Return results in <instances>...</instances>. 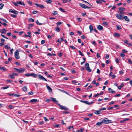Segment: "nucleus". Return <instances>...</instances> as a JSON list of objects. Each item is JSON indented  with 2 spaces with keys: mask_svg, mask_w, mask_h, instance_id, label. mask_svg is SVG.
Here are the masks:
<instances>
[{
  "mask_svg": "<svg viewBox=\"0 0 132 132\" xmlns=\"http://www.w3.org/2000/svg\"><path fill=\"white\" fill-rule=\"evenodd\" d=\"M45 2L47 3H50L52 2V1L51 0H47Z\"/></svg>",
  "mask_w": 132,
  "mask_h": 132,
  "instance_id": "72a5a7b5",
  "label": "nucleus"
},
{
  "mask_svg": "<svg viewBox=\"0 0 132 132\" xmlns=\"http://www.w3.org/2000/svg\"><path fill=\"white\" fill-rule=\"evenodd\" d=\"M20 96V95H19L18 94H15L14 96H16V97H19Z\"/></svg>",
  "mask_w": 132,
  "mask_h": 132,
  "instance_id": "603ef678",
  "label": "nucleus"
},
{
  "mask_svg": "<svg viewBox=\"0 0 132 132\" xmlns=\"http://www.w3.org/2000/svg\"><path fill=\"white\" fill-rule=\"evenodd\" d=\"M71 0H63L62 1V2L63 3H66L67 2H70Z\"/></svg>",
  "mask_w": 132,
  "mask_h": 132,
  "instance_id": "2f4dec72",
  "label": "nucleus"
},
{
  "mask_svg": "<svg viewBox=\"0 0 132 132\" xmlns=\"http://www.w3.org/2000/svg\"><path fill=\"white\" fill-rule=\"evenodd\" d=\"M62 22H57V26H58L60 24H62Z\"/></svg>",
  "mask_w": 132,
  "mask_h": 132,
  "instance_id": "a19ab883",
  "label": "nucleus"
},
{
  "mask_svg": "<svg viewBox=\"0 0 132 132\" xmlns=\"http://www.w3.org/2000/svg\"><path fill=\"white\" fill-rule=\"evenodd\" d=\"M51 99L52 101L54 102L55 103H57L58 102V101L55 98L52 97L51 98Z\"/></svg>",
  "mask_w": 132,
  "mask_h": 132,
  "instance_id": "dca6fc26",
  "label": "nucleus"
},
{
  "mask_svg": "<svg viewBox=\"0 0 132 132\" xmlns=\"http://www.w3.org/2000/svg\"><path fill=\"white\" fill-rule=\"evenodd\" d=\"M121 95L120 94H117L115 95L114 97H118L120 96Z\"/></svg>",
  "mask_w": 132,
  "mask_h": 132,
  "instance_id": "de8ad7c7",
  "label": "nucleus"
},
{
  "mask_svg": "<svg viewBox=\"0 0 132 132\" xmlns=\"http://www.w3.org/2000/svg\"><path fill=\"white\" fill-rule=\"evenodd\" d=\"M114 36L115 37H119L120 35L118 33H115L114 34Z\"/></svg>",
  "mask_w": 132,
  "mask_h": 132,
  "instance_id": "b1692460",
  "label": "nucleus"
},
{
  "mask_svg": "<svg viewBox=\"0 0 132 132\" xmlns=\"http://www.w3.org/2000/svg\"><path fill=\"white\" fill-rule=\"evenodd\" d=\"M8 76L10 77V78L12 79H14L15 78V77L13 75L12 73V75H8Z\"/></svg>",
  "mask_w": 132,
  "mask_h": 132,
  "instance_id": "4be33fe9",
  "label": "nucleus"
},
{
  "mask_svg": "<svg viewBox=\"0 0 132 132\" xmlns=\"http://www.w3.org/2000/svg\"><path fill=\"white\" fill-rule=\"evenodd\" d=\"M19 51L18 50H16L15 53L14 55L16 59H20V56L19 55Z\"/></svg>",
  "mask_w": 132,
  "mask_h": 132,
  "instance_id": "20e7f679",
  "label": "nucleus"
},
{
  "mask_svg": "<svg viewBox=\"0 0 132 132\" xmlns=\"http://www.w3.org/2000/svg\"><path fill=\"white\" fill-rule=\"evenodd\" d=\"M27 2L30 5H31L32 4V2L29 1H27Z\"/></svg>",
  "mask_w": 132,
  "mask_h": 132,
  "instance_id": "37998d69",
  "label": "nucleus"
},
{
  "mask_svg": "<svg viewBox=\"0 0 132 132\" xmlns=\"http://www.w3.org/2000/svg\"><path fill=\"white\" fill-rule=\"evenodd\" d=\"M62 53L60 52L59 53V57H61L62 56Z\"/></svg>",
  "mask_w": 132,
  "mask_h": 132,
  "instance_id": "0e129e2a",
  "label": "nucleus"
},
{
  "mask_svg": "<svg viewBox=\"0 0 132 132\" xmlns=\"http://www.w3.org/2000/svg\"><path fill=\"white\" fill-rule=\"evenodd\" d=\"M36 23L38 24L39 25H42L43 24L42 23H40L39 22L38 20L36 21Z\"/></svg>",
  "mask_w": 132,
  "mask_h": 132,
  "instance_id": "ea45409f",
  "label": "nucleus"
},
{
  "mask_svg": "<svg viewBox=\"0 0 132 132\" xmlns=\"http://www.w3.org/2000/svg\"><path fill=\"white\" fill-rule=\"evenodd\" d=\"M124 86V84L123 83H121V85L118 87V89H120L121 87H123Z\"/></svg>",
  "mask_w": 132,
  "mask_h": 132,
  "instance_id": "393cba45",
  "label": "nucleus"
},
{
  "mask_svg": "<svg viewBox=\"0 0 132 132\" xmlns=\"http://www.w3.org/2000/svg\"><path fill=\"white\" fill-rule=\"evenodd\" d=\"M46 87H47V88L49 92H52V90L50 87L47 85H46Z\"/></svg>",
  "mask_w": 132,
  "mask_h": 132,
  "instance_id": "ddd939ff",
  "label": "nucleus"
},
{
  "mask_svg": "<svg viewBox=\"0 0 132 132\" xmlns=\"http://www.w3.org/2000/svg\"><path fill=\"white\" fill-rule=\"evenodd\" d=\"M13 51L14 50L13 48H12L10 50V51L11 52V54H13Z\"/></svg>",
  "mask_w": 132,
  "mask_h": 132,
  "instance_id": "774afa93",
  "label": "nucleus"
},
{
  "mask_svg": "<svg viewBox=\"0 0 132 132\" xmlns=\"http://www.w3.org/2000/svg\"><path fill=\"white\" fill-rule=\"evenodd\" d=\"M39 7H40L42 8H45L44 6H43V5H40Z\"/></svg>",
  "mask_w": 132,
  "mask_h": 132,
  "instance_id": "4d7b16f0",
  "label": "nucleus"
},
{
  "mask_svg": "<svg viewBox=\"0 0 132 132\" xmlns=\"http://www.w3.org/2000/svg\"><path fill=\"white\" fill-rule=\"evenodd\" d=\"M116 27L118 30H119L121 29V27L120 25H117L116 26Z\"/></svg>",
  "mask_w": 132,
  "mask_h": 132,
  "instance_id": "473e14b6",
  "label": "nucleus"
},
{
  "mask_svg": "<svg viewBox=\"0 0 132 132\" xmlns=\"http://www.w3.org/2000/svg\"><path fill=\"white\" fill-rule=\"evenodd\" d=\"M0 31L1 33L3 34H5L6 33L5 32H4L1 30H0Z\"/></svg>",
  "mask_w": 132,
  "mask_h": 132,
  "instance_id": "bf43d9fd",
  "label": "nucleus"
},
{
  "mask_svg": "<svg viewBox=\"0 0 132 132\" xmlns=\"http://www.w3.org/2000/svg\"><path fill=\"white\" fill-rule=\"evenodd\" d=\"M84 128H81V129H80L79 130V132H83L84 130Z\"/></svg>",
  "mask_w": 132,
  "mask_h": 132,
  "instance_id": "680f3d73",
  "label": "nucleus"
},
{
  "mask_svg": "<svg viewBox=\"0 0 132 132\" xmlns=\"http://www.w3.org/2000/svg\"><path fill=\"white\" fill-rule=\"evenodd\" d=\"M69 47L73 50L75 48V47L73 46H69Z\"/></svg>",
  "mask_w": 132,
  "mask_h": 132,
  "instance_id": "864d4df0",
  "label": "nucleus"
},
{
  "mask_svg": "<svg viewBox=\"0 0 132 132\" xmlns=\"http://www.w3.org/2000/svg\"><path fill=\"white\" fill-rule=\"evenodd\" d=\"M9 12L12 13L14 14L17 15L18 14V12L17 11L15 10H13L12 9H10L9 10Z\"/></svg>",
  "mask_w": 132,
  "mask_h": 132,
  "instance_id": "9d476101",
  "label": "nucleus"
},
{
  "mask_svg": "<svg viewBox=\"0 0 132 132\" xmlns=\"http://www.w3.org/2000/svg\"><path fill=\"white\" fill-rule=\"evenodd\" d=\"M45 43V41L44 40H42L41 41V43L42 44H44Z\"/></svg>",
  "mask_w": 132,
  "mask_h": 132,
  "instance_id": "338daca9",
  "label": "nucleus"
},
{
  "mask_svg": "<svg viewBox=\"0 0 132 132\" xmlns=\"http://www.w3.org/2000/svg\"><path fill=\"white\" fill-rule=\"evenodd\" d=\"M38 101V100L37 99H34L31 100L30 101V102L34 103H35L37 102Z\"/></svg>",
  "mask_w": 132,
  "mask_h": 132,
  "instance_id": "9b49d317",
  "label": "nucleus"
},
{
  "mask_svg": "<svg viewBox=\"0 0 132 132\" xmlns=\"http://www.w3.org/2000/svg\"><path fill=\"white\" fill-rule=\"evenodd\" d=\"M14 69L19 73H22L25 70V69H24L20 68V69H18L17 68H15Z\"/></svg>",
  "mask_w": 132,
  "mask_h": 132,
  "instance_id": "6e6552de",
  "label": "nucleus"
},
{
  "mask_svg": "<svg viewBox=\"0 0 132 132\" xmlns=\"http://www.w3.org/2000/svg\"><path fill=\"white\" fill-rule=\"evenodd\" d=\"M119 9L120 10V11H124L125 9L124 7H120L119 8Z\"/></svg>",
  "mask_w": 132,
  "mask_h": 132,
  "instance_id": "f704fd0d",
  "label": "nucleus"
},
{
  "mask_svg": "<svg viewBox=\"0 0 132 132\" xmlns=\"http://www.w3.org/2000/svg\"><path fill=\"white\" fill-rule=\"evenodd\" d=\"M10 15L11 16L14 18H15L16 17V15L13 14H11Z\"/></svg>",
  "mask_w": 132,
  "mask_h": 132,
  "instance_id": "c03bdc74",
  "label": "nucleus"
},
{
  "mask_svg": "<svg viewBox=\"0 0 132 132\" xmlns=\"http://www.w3.org/2000/svg\"><path fill=\"white\" fill-rule=\"evenodd\" d=\"M18 3L19 4H20L21 5H22L23 6H25V4L24 3V2H22L20 1H19L18 2Z\"/></svg>",
  "mask_w": 132,
  "mask_h": 132,
  "instance_id": "a211bd4d",
  "label": "nucleus"
},
{
  "mask_svg": "<svg viewBox=\"0 0 132 132\" xmlns=\"http://www.w3.org/2000/svg\"><path fill=\"white\" fill-rule=\"evenodd\" d=\"M113 107H111L110 108H108L107 110H112L113 109Z\"/></svg>",
  "mask_w": 132,
  "mask_h": 132,
  "instance_id": "e2e57ef3",
  "label": "nucleus"
},
{
  "mask_svg": "<svg viewBox=\"0 0 132 132\" xmlns=\"http://www.w3.org/2000/svg\"><path fill=\"white\" fill-rule=\"evenodd\" d=\"M80 6L81 7L84 9H91V8L90 7H89L88 6H87L85 5L84 4L82 3H80L79 4Z\"/></svg>",
  "mask_w": 132,
  "mask_h": 132,
  "instance_id": "0eeeda50",
  "label": "nucleus"
},
{
  "mask_svg": "<svg viewBox=\"0 0 132 132\" xmlns=\"http://www.w3.org/2000/svg\"><path fill=\"white\" fill-rule=\"evenodd\" d=\"M23 91L24 92H26L27 91V88L26 86H24L22 88Z\"/></svg>",
  "mask_w": 132,
  "mask_h": 132,
  "instance_id": "cd10ccee",
  "label": "nucleus"
},
{
  "mask_svg": "<svg viewBox=\"0 0 132 132\" xmlns=\"http://www.w3.org/2000/svg\"><path fill=\"white\" fill-rule=\"evenodd\" d=\"M80 102H82L85 103V104H88V101H83V100H80Z\"/></svg>",
  "mask_w": 132,
  "mask_h": 132,
  "instance_id": "aec40b11",
  "label": "nucleus"
},
{
  "mask_svg": "<svg viewBox=\"0 0 132 132\" xmlns=\"http://www.w3.org/2000/svg\"><path fill=\"white\" fill-rule=\"evenodd\" d=\"M116 17L119 19L123 20L124 15L121 14H117L116 15Z\"/></svg>",
  "mask_w": 132,
  "mask_h": 132,
  "instance_id": "f257e3e1",
  "label": "nucleus"
},
{
  "mask_svg": "<svg viewBox=\"0 0 132 132\" xmlns=\"http://www.w3.org/2000/svg\"><path fill=\"white\" fill-rule=\"evenodd\" d=\"M38 76L39 79L40 80H44L47 81V80L44 77H43L42 75L39 74L38 75Z\"/></svg>",
  "mask_w": 132,
  "mask_h": 132,
  "instance_id": "1a4fd4ad",
  "label": "nucleus"
},
{
  "mask_svg": "<svg viewBox=\"0 0 132 132\" xmlns=\"http://www.w3.org/2000/svg\"><path fill=\"white\" fill-rule=\"evenodd\" d=\"M55 30L57 32H59L60 31V29L58 27H57L55 29Z\"/></svg>",
  "mask_w": 132,
  "mask_h": 132,
  "instance_id": "58836bf2",
  "label": "nucleus"
},
{
  "mask_svg": "<svg viewBox=\"0 0 132 132\" xmlns=\"http://www.w3.org/2000/svg\"><path fill=\"white\" fill-rule=\"evenodd\" d=\"M2 20L4 22L8 23V22L5 19H2Z\"/></svg>",
  "mask_w": 132,
  "mask_h": 132,
  "instance_id": "052dcab7",
  "label": "nucleus"
},
{
  "mask_svg": "<svg viewBox=\"0 0 132 132\" xmlns=\"http://www.w3.org/2000/svg\"><path fill=\"white\" fill-rule=\"evenodd\" d=\"M4 48L7 49H10V47L7 45H5Z\"/></svg>",
  "mask_w": 132,
  "mask_h": 132,
  "instance_id": "c85d7f7f",
  "label": "nucleus"
},
{
  "mask_svg": "<svg viewBox=\"0 0 132 132\" xmlns=\"http://www.w3.org/2000/svg\"><path fill=\"white\" fill-rule=\"evenodd\" d=\"M26 76L27 77H29L31 76L32 77L35 78L37 77V75L34 73H26L25 74Z\"/></svg>",
  "mask_w": 132,
  "mask_h": 132,
  "instance_id": "7ed1b4c3",
  "label": "nucleus"
},
{
  "mask_svg": "<svg viewBox=\"0 0 132 132\" xmlns=\"http://www.w3.org/2000/svg\"><path fill=\"white\" fill-rule=\"evenodd\" d=\"M6 81L7 82L11 83L13 82V80H12L7 79Z\"/></svg>",
  "mask_w": 132,
  "mask_h": 132,
  "instance_id": "e433bc0d",
  "label": "nucleus"
},
{
  "mask_svg": "<svg viewBox=\"0 0 132 132\" xmlns=\"http://www.w3.org/2000/svg\"><path fill=\"white\" fill-rule=\"evenodd\" d=\"M71 128H72L73 129L74 128V127L73 126H69L67 128L69 129H71Z\"/></svg>",
  "mask_w": 132,
  "mask_h": 132,
  "instance_id": "49530a36",
  "label": "nucleus"
},
{
  "mask_svg": "<svg viewBox=\"0 0 132 132\" xmlns=\"http://www.w3.org/2000/svg\"><path fill=\"white\" fill-rule=\"evenodd\" d=\"M108 90L110 93H115V91L113 90L111 88H108Z\"/></svg>",
  "mask_w": 132,
  "mask_h": 132,
  "instance_id": "2eb2a0df",
  "label": "nucleus"
},
{
  "mask_svg": "<svg viewBox=\"0 0 132 132\" xmlns=\"http://www.w3.org/2000/svg\"><path fill=\"white\" fill-rule=\"evenodd\" d=\"M7 35L8 36H11V32H8L7 33Z\"/></svg>",
  "mask_w": 132,
  "mask_h": 132,
  "instance_id": "69168bd1",
  "label": "nucleus"
},
{
  "mask_svg": "<svg viewBox=\"0 0 132 132\" xmlns=\"http://www.w3.org/2000/svg\"><path fill=\"white\" fill-rule=\"evenodd\" d=\"M96 2L98 4H101L102 3V0H96Z\"/></svg>",
  "mask_w": 132,
  "mask_h": 132,
  "instance_id": "c756f323",
  "label": "nucleus"
},
{
  "mask_svg": "<svg viewBox=\"0 0 132 132\" xmlns=\"http://www.w3.org/2000/svg\"><path fill=\"white\" fill-rule=\"evenodd\" d=\"M103 123L102 122V120L101 122H97V123H96V125L97 126H100L101 125H102Z\"/></svg>",
  "mask_w": 132,
  "mask_h": 132,
  "instance_id": "412c9836",
  "label": "nucleus"
},
{
  "mask_svg": "<svg viewBox=\"0 0 132 132\" xmlns=\"http://www.w3.org/2000/svg\"><path fill=\"white\" fill-rule=\"evenodd\" d=\"M53 126L55 128H59L60 127V126L59 125H54Z\"/></svg>",
  "mask_w": 132,
  "mask_h": 132,
  "instance_id": "4c0bfd02",
  "label": "nucleus"
},
{
  "mask_svg": "<svg viewBox=\"0 0 132 132\" xmlns=\"http://www.w3.org/2000/svg\"><path fill=\"white\" fill-rule=\"evenodd\" d=\"M94 113L96 114H99L101 113V111L100 110L99 111H96L94 112Z\"/></svg>",
  "mask_w": 132,
  "mask_h": 132,
  "instance_id": "6ab92c4d",
  "label": "nucleus"
},
{
  "mask_svg": "<svg viewBox=\"0 0 132 132\" xmlns=\"http://www.w3.org/2000/svg\"><path fill=\"white\" fill-rule=\"evenodd\" d=\"M13 4L15 5L16 6H18L19 4L18 3V2H13Z\"/></svg>",
  "mask_w": 132,
  "mask_h": 132,
  "instance_id": "79ce46f5",
  "label": "nucleus"
},
{
  "mask_svg": "<svg viewBox=\"0 0 132 132\" xmlns=\"http://www.w3.org/2000/svg\"><path fill=\"white\" fill-rule=\"evenodd\" d=\"M118 12L120 13V14H125V12H124L122 11H119Z\"/></svg>",
  "mask_w": 132,
  "mask_h": 132,
  "instance_id": "3c124183",
  "label": "nucleus"
},
{
  "mask_svg": "<svg viewBox=\"0 0 132 132\" xmlns=\"http://www.w3.org/2000/svg\"><path fill=\"white\" fill-rule=\"evenodd\" d=\"M54 13H53V14L54 15H55L57 14V12L56 11H54Z\"/></svg>",
  "mask_w": 132,
  "mask_h": 132,
  "instance_id": "09e8293b",
  "label": "nucleus"
},
{
  "mask_svg": "<svg viewBox=\"0 0 132 132\" xmlns=\"http://www.w3.org/2000/svg\"><path fill=\"white\" fill-rule=\"evenodd\" d=\"M40 125H42L44 123V122L43 121H42L41 122H38Z\"/></svg>",
  "mask_w": 132,
  "mask_h": 132,
  "instance_id": "a18cd8bd",
  "label": "nucleus"
},
{
  "mask_svg": "<svg viewBox=\"0 0 132 132\" xmlns=\"http://www.w3.org/2000/svg\"><path fill=\"white\" fill-rule=\"evenodd\" d=\"M85 67L86 68L87 70L89 72H91L92 70L90 69L89 67V64L88 63H87L85 64Z\"/></svg>",
  "mask_w": 132,
  "mask_h": 132,
  "instance_id": "39448f33",
  "label": "nucleus"
},
{
  "mask_svg": "<svg viewBox=\"0 0 132 132\" xmlns=\"http://www.w3.org/2000/svg\"><path fill=\"white\" fill-rule=\"evenodd\" d=\"M124 19L126 21H127V22H129L130 21L129 19L128 18L127 16H124L123 18V20Z\"/></svg>",
  "mask_w": 132,
  "mask_h": 132,
  "instance_id": "f8f14e48",
  "label": "nucleus"
},
{
  "mask_svg": "<svg viewBox=\"0 0 132 132\" xmlns=\"http://www.w3.org/2000/svg\"><path fill=\"white\" fill-rule=\"evenodd\" d=\"M8 107L10 109H13L14 108V107L12 105H9L8 106Z\"/></svg>",
  "mask_w": 132,
  "mask_h": 132,
  "instance_id": "5701e85b",
  "label": "nucleus"
},
{
  "mask_svg": "<svg viewBox=\"0 0 132 132\" xmlns=\"http://www.w3.org/2000/svg\"><path fill=\"white\" fill-rule=\"evenodd\" d=\"M77 19H78V21L79 22H81L82 20L80 18H77Z\"/></svg>",
  "mask_w": 132,
  "mask_h": 132,
  "instance_id": "5fc2aeb1",
  "label": "nucleus"
},
{
  "mask_svg": "<svg viewBox=\"0 0 132 132\" xmlns=\"http://www.w3.org/2000/svg\"><path fill=\"white\" fill-rule=\"evenodd\" d=\"M47 55L48 56H52V55H53L54 56L56 55V54H55L53 53H52V54H51L50 53H48L47 54Z\"/></svg>",
  "mask_w": 132,
  "mask_h": 132,
  "instance_id": "a878e982",
  "label": "nucleus"
},
{
  "mask_svg": "<svg viewBox=\"0 0 132 132\" xmlns=\"http://www.w3.org/2000/svg\"><path fill=\"white\" fill-rule=\"evenodd\" d=\"M102 121L103 123L108 124L112 122V120H108L107 118L103 119Z\"/></svg>",
  "mask_w": 132,
  "mask_h": 132,
  "instance_id": "f03ea898",
  "label": "nucleus"
},
{
  "mask_svg": "<svg viewBox=\"0 0 132 132\" xmlns=\"http://www.w3.org/2000/svg\"><path fill=\"white\" fill-rule=\"evenodd\" d=\"M103 28V27L100 25H99L97 27V29L100 30H102Z\"/></svg>",
  "mask_w": 132,
  "mask_h": 132,
  "instance_id": "4468645a",
  "label": "nucleus"
},
{
  "mask_svg": "<svg viewBox=\"0 0 132 132\" xmlns=\"http://www.w3.org/2000/svg\"><path fill=\"white\" fill-rule=\"evenodd\" d=\"M78 52L80 54L81 56H83L84 55L80 51H78Z\"/></svg>",
  "mask_w": 132,
  "mask_h": 132,
  "instance_id": "13d9d810",
  "label": "nucleus"
},
{
  "mask_svg": "<svg viewBox=\"0 0 132 132\" xmlns=\"http://www.w3.org/2000/svg\"><path fill=\"white\" fill-rule=\"evenodd\" d=\"M57 104L59 106L60 108V109L66 110H68V108L65 107L64 106L61 105L58 103H57Z\"/></svg>",
  "mask_w": 132,
  "mask_h": 132,
  "instance_id": "423d86ee",
  "label": "nucleus"
},
{
  "mask_svg": "<svg viewBox=\"0 0 132 132\" xmlns=\"http://www.w3.org/2000/svg\"><path fill=\"white\" fill-rule=\"evenodd\" d=\"M44 119L45 121H48L49 120L46 117H44Z\"/></svg>",
  "mask_w": 132,
  "mask_h": 132,
  "instance_id": "6e6d98bb",
  "label": "nucleus"
},
{
  "mask_svg": "<svg viewBox=\"0 0 132 132\" xmlns=\"http://www.w3.org/2000/svg\"><path fill=\"white\" fill-rule=\"evenodd\" d=\"M29 21L31 22H34V19L31 18H30L28 19Z\"/></svg>",
  "mask_w": 132,
  "mask_h": 132,
  "instance_id": "7c9ffc66",
  "label": "nucleus"
},
{
  "mask_svg": "<svg viewBox=\"0 0 132 132\" xmlns=\"http://www.w3.org/2000/svg\"><path fill=\"white\" fill-rule=\"evenodd\" d=\"M0 69L4 71H6L7 69L5 67H0Z\"/></svg>",
  "mask_w": 132,
  "mask_h": 132,
  "instance_id": "bb28decb",
  "label": "nucleus"
},
{
  "mask_svg": "<svg viewBox=\"0 0 132 132\" xmlns=\"http://www.w3.org/2000/svg\"><path fill=\"white\" fill-rule=\"evenodd\" d=\"M122 52L123 53H127V51L125 49H123L122 50Z\"/></svg>",
  "mask_w": 132,
  "mask_h": 132,
  "instance_id": "8fccbe9b",
  "label": "nucleus"
},
{
  "mask_svg": "<svg viewBox=\"0 0 132 132\" xmlns=\"http://www.w3.org/2000/svg\"><path fill=\"white\" fill-rule=\"evenodd\" d=\"M4 6V4L3 3L0 4V9H2Z\"/></svg>",
  "mask_w": 132,
  "mask_h": 132,
  "instance_id": "c9c22d12",
  "label": "nucleus"
},
{
  "mask_svg": "<svg viewBox=\"0 0 132 132\" xmlns=\"http://www.w3.org/2000/svg\"><path fill=\"white\" fill-rule=\"evenodd\" d=\"M89 28L90 30V32L91 33L93 30V27L92 25H90L89 26Z\"/></svg>",
  "mask_w": 132,
  "mask_h": 132,
  "instance_id": "f3484780",
  "label": "nucleus"
}]
</instances>
